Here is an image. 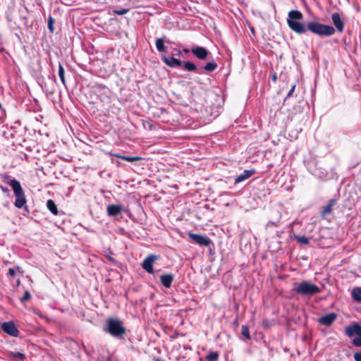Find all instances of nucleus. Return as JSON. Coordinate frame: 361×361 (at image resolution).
Wrapping results in <instances>:
<instances>
[{
	"instance_id": "26",
	"label": "nucleus",
	"mask_w": 361,
	"mask_h": 361,
	"mask_svg": "<svg viewBox=\"0 0 361 361\" xmlns=\"http://www.w3.org/2000/svg\"><path fill=\"white\" fill-rule=\"evenodd\" d=\"M241 334L247 339H250L249 328L247 325H243L241 328Z\"/></svg>"
},
{
	"instance_id": "5",
	"label": "nucleus",
	"mask_w": 361,
	"mask_h": 361,
	"mask_svg": "<svg viewBox=\"0 0 361 361\" xmlns=\"http://www.w3.org/2000/svg\"><path fill=\"white\" fill-rule=\"evenodd\" d=\"M345 333L348 337L357 334L358 336L354 338L352 342L355 346L361 348V326L359 324L355 323L353 325L346 326Z\"/></svg>"
},
{
	"instance_id": "13",
	"label": "nucleus",
	"mask_w": 361,
	"mask_h": 361,
	"mask_svg": "<svg viewBox=\"0 0 361 361\" xmlns=\"http://www.w3.org/2000/svg\"><path fill=\"white\" fill-rule=\"evenodd\" d=\"M161 60L169 67H180L182 66V61L180 59H176L173 56L169 58L165 55L161 56Z\"/></svg>"
},
{
	"instance_id": "15",
	"label": "nucleus",
	"mask_w": 361,
	"mask_h": 361,
	"mask_svg": "<svg viewBox=\"0 0 361 361\" xmlns=\"http://www.w3.org/2000/svg\"><path fill=\"white\" fill-rule=\"evenodd\" d=\"M256 173L255 169H252L251 170H245L243 173L238 176L235 178V183H239L240 182H243L249 178H250L252 175H254Z\"/></svg>"
},
{
	"instance_id": "14",
	"label": "nucleus",
	"mask_w": 361,
	"mask_h": 361,
	"mask_svg": "<svg viewBox=\"0 0 361 361\" xmlns=\"http://www.w3.org/2000/svg\"><path fill=\"white\" fill-rule=\"evenodd\" d=\"M122 211L123 207L121 204H109L106 208V212L109 216H116Z\"/></svg>"
},
{
	"instance_id": "17",
	"label": "nucleus",
	"mask_w": 361,
	"mask_h": 361,
	"mask_svg": "<svg viewBox=\"0 0 361 361\" xmlns=\"http://www.w3.org/2000/svg\"><path fill=\"white\" fill-rule=\"evenodd\" d=\"M114 156L116 158L129 161V162H135L137 161H140L142 159V157L138 156H125V155H121L119 154H114Z\"/></svg>"
},
{
	"instance_id": "42",
	"label": "nucleus",
	"mask_w": 361,
	"mask_h": 361,
	"mask_svg": "<svg viewBox=\"0 0 361 361\" xmlns=\"http://www.w3.org/2000/svg\"><path fill=\"white\" fill-rule=\"evenodd\" d=\"M154 361H164V360H162L161 358H156V359H154Z\"/></svg>"
},
{
	"instance_id": "27",
	"label": "nucleus",
	"mask_w": 361,
	"mask_h": 361,
	"mask_svg": "<svg viewBox=\"0 0 361 361\" xmlns=\"http://www.w3.org/2000/svg\"><path fill=\"white\" fill-rule=\"evenodd\" d=\"M54 23H55V20L54 19V18L52 16H49V17L48 18L47 26H48V29L49 30L50 32H51V33H53L54 30Z\"/></svg>"
},
{
	"instance_id": "7",
	"label": "nucleus",
	"mask_w": 361,
	"mask_h": 361,
	"mask_svg": "<svg viewBox=\"0 0 361 361\" xmlns=\"http://www.w3.org/2000/svg\"><path fill=\"white\" fill-rule=\"evenodd\" d=\"M159 259V255H150L147 257H146L142 264V268L149 274H153L154 269H153V264L156 260H158Z\"/></svg>"
},
{
	"instance_id": "6",
	"label": "nucleus",
	"mask_w": 361,
	"mask_h": 361,
	"mask_svg": "<svg viewBox=\"0 0 361 361\" xmlns=\"http://www.w3.org/2000/svg\"><path fill=\"white\" fill-rule=\"evenodd\" d=\"M188 237L192 241L200 246L209 247L212 244V240L205 235L189 233Z\"/></svg>"
},
{
	"instance_id": "22",
	"label": "nucleus",
	"mask_w": 361,
	"mask_h": 361,
	"mask_svg": "<svg viewBox=\"0 0 361 361\" xmlns=\"http://www.w3.org/2000/svg\"><path fill=\"white\" fill-rule=\"evenodd\" d=\"M218 65L215 61H211L207 63L204 67L203 69L207 72H213L217 68Z\"/></svg>"
},
{
	"instance_id": "39",
	"label": "nucleus",
	"mask_w": 361,
	"mask_h": 361,
	"mask_svg": "<svg viewBox=\"0 0 361 361\" xmlns=\"http://www.w3.org/2000/svg\"><path fill=\"white\" fill-rule=\"evenodd\" d=\"M174 51H176V53H173V55H176V54L178 55V56H180L181 55V51L180 50L175 49Z\"/></svg>"
},
{
	"instance_id": "35",
	"label": "nucleus",
	"mask_w": 361,
	"mask_h": 361,
	"mask_svg": "<svg viewBox=\"0 0 361 361\" xmlns=\"http://www.w3.org/2000/svg\"><path fill=\"white\" fill-rule=\"evenodd\" d=\"M16 270L13 268H9L8 271V275L10 276H14L16 275Z\"/></svg>"
},
{
	"instance_id": "36",
	"label": "nucleus",
	"mask_w": 361,
	"mask_h": 361,
	"mask_svg": "<svg viewBox=\"0 0 361 361\" xmlns=\"http://www.w3.org/2000/svg\"><path fill=\"white\" fill-rule=\"evenodd\" d=\"M103 99L102 101L103 102H106V103H110L111 102V97L106 94H104L103 95Z\"/></svg>"
},
{
	"instance_id": "20",
	"label": "nucleus",
	"mask_w": 361,
	"mask_h": 361,
	"mask_svg": "<svg viewBox=\"0 0 361 361\" xmlns=\"http://www.w3.org/2000/svg\"><path fill=\"white\" fill-rule=\"evenodd\" d=\"M142 126L144 128L147 130H153L156 129V126L154 124L153 121L149 118L142 120Z\"/></svg>"
},
{
	"instance_id": "25",
	"label": "nucleus",
	"mask_w": 361,
	"mask_h": 361,
	"mask_svg": "<svg viewBox=\"0 0 361 361\" xmlns=\"http://www.w3.org/2000/svg\"><path fill=\"white\" fill-rule=\"evenodd\" d=\"M59 76L60 78L61 82L64 85H66L65 71L63 69V66L61 63H59Z\"/></svg>"
},
{
	"instance_id": "43",
	"label": "nucleus",
	"mask_w": 361,
	"mask_h": 361,
	"mask_svg": "<svg viewBox=\"0 0 361 361\" xmlns=\"http://www.w3.org/2000/svg\"><path fill=\"white\" fill-rule=\"evenodd\" d=\"M183 51H184L185 53H186V54H187V53H188L190 51H189V49H183Z\"/></svg>"
},
{
	"instance_id": "44",
	"label": "nucleus",
	"mask_w": 361,
	"mask_h": 361,
	"mask_svg": "<svg viewBox=\"0 0 361 361\" xmlns=\"http://www.w3.org/2000/svg\"><path fill=\"white\" fill-rule=\"evenodd\" d=\"M109 259L110 261H114V258H112L111 257H109Z\"/></svg>"
},
{
	"instance_id": "4",
	"label": "nucleus",
	"mask_w": 361,
	"mask_h": 361,
	"mask_svg": "<svg viewBox=\"0 0 361 361\" xmlns=\"http://www.w3.org/2000/svg\"><path fill=\"white\" fill-rule=\"evenodd\" d=\"M106 331L114 337L123 338L126 329L121 320L109 318L106 322Z\"/></svg>"
},
{
	"instance_id": "8",
	"label": "nucleus",
	"mask_w": 361,
	"mask_h": 361,
	"mask_svg": "<svg viewBox=\"0 0 361 361\" xmlns=\"http://www.w3.org/2000/svg\"><path fill=\"white\" fill-rule=\"evenodd\" d=\"M2 330L10 336L18 337L19 336V331L16 328L13 322H4L1 324Z\"/></svg>"
},
{
	"instance_id": "33",
	"label": "nucleus",
	"mask_w": 361,
	"mask_h": 361,
	"mask_svg": "<svg viewBox=\"0 0 361 361\" xmlns=\"http://www.w3.org/2000/svg\"><path fill=\"white\" fill-rule=\"evenodd\" d=\"M295 87H296V85H293L292 86V87L290 88V90H289V92H288L287 96H286V98H285V99H284V102L286 101V99L287 98H288V97H291V96L293 95V92H294V91H295Z\"/></svg>"
},
{
	"instance_id": "24",
	"label": "nucleus",
	"mask_w": 361,
	"mask_h": 361,
	"mask_svg": "<svg viewBox=\"0 0 361 361\" xmlns=\"http://www.w3.org/2000/svg\"><path fill=\"white\" fill-rule=\"evenodd\" d=\"M156 47L159 52H165L166 47L164 44V39L162 38H157L156 40Z\"/></svg>"
},
{
	"instance_id": "31",
	"label": "nucleus",
	"mask_w": 361,
	"mask_h": 361,
	"mask_svg": "<svg viewBox=\"0 0 361 361\" xmlns=\"http://www.w3.org/2000/svg\"><path fill=\"white\" fill-rule=\"evenodd\" d=\"M31 298V295L28 290H25L24 293V295L20 298V301L22 303L25 302L26 301L29 300Z\"/></svg>"
},
{
	"instance_id": "2",
	"label": "nucleus",
	"mask_w": 361,
	"mask_h": 361,
	"mask_svg": "<svg viewBox=\"0 0 361 361\" xmlns=\"http://www.w3.org/2000/svg\"><path fill=\"white\" fill-rule=\"evenodd\" d=\"M1 177L2 181L10 185L13 190V193L16 197L14 202L15 207L18 209L22 208L26 204L27 200L20 183L15 178L11 179V176L8 173L1 174Z\"/></svg>"
},
{
	"instance_id": "1",
	"label": "nucleus",
	"mask_w": 361,
	"mask_h": 361,
	"mask_svg": "<svg viewBox=\"0 0 361 361\" xmlns=\"http://www.w3.org/2000/svg\"><path fill=\"white\" fill-rule=\"evenodd\" d=\"M287 23L291 30L297 34H305L307 30L319 36H331L335 34L333 26L315 21L307 23L305 26L301 21L303 19L302 12L292 10L288 12Z\"/></svg>"
},
{
	"instance_id": "40",
	"label": "nucleus",
	"mask_w": 361,
	"mask_h": 361,
	"mask_svg": "<svg viewBox=\"0 0 361 361\" xmlns=\"http://www.w3.org/2000/svg\"><path fill=\"white\" fill-rule=\"evenodd\" d=\"M272 80H273V81H274V82H276V80H277L276 73H274L272 74Z\"/></svg>"
},
{
	"instance_id": "12",
	"label": "nucleus",
	"mask_w": 361,
	"mask_h": 361,
	"mask_svg": "<svg viewBox=\"0 0 361 361\" xmlns=\"http://www.w3.org/2000/svg\"><path fill=\"white\" fill-rule=\"evenodd\" d=\"M336 204L335 199H331L329 201L326 206H324L320 211V216L322 219H325L326 216L330 214L333 210V207Z\"/></svg>"
},
{
	"instance_id": "37",
	"label": "nucleus",
	"mask_w": 361,
	"mask_h": 361,
	"mask_svg": "<svg viewBox=\"0 0 361 361\" xmlns=\"http://www.w3.org/2000/svg\"><path fill=\"white\" fill-rule=\"evenodd\" d=\"M0 188H1V190H2V192H3L4 193L7 194V195H8V194H9V190H8V188L4 187V186H3V185H0Z\"/></svg>"
},
{
	"instance_id": "41",
	"label": "nucleus",
	"mask_w": 361,
	"mask_h": 361,
	"mask_svg": "<svg viewBox=\"0 0 361 361\" xmlns=\"http://www.w3.org/2000/svg\"><path fill=\"white\" fill-rule=\"evenodd\" d=\"M288 119L290 121H292L293 120V116H288Z\"/></svg>"
},
{
	"instance_id": "30",
	"label": "nucleus",
	"mask_w": 361,
	"mask_h": 361,
	"mask_svg": "<svg viewBox=\"0 0 361 361\" xmlns=\"http://www.w3.org/2000/svg\"><path fill=\"white\" fill-rule=\"evenodd\" d=\"M273 324V322L268 319H264L262 320V326L264 329H269Z\"/></svg>"
},
{
	"instance_id": "16",
	"label": "nucleus",
	"mask_w": 361,
	"mask_h": 361,
	"mask_svg": "<svg viewBox=\"0 0 361 361\" xmlns=\"http://www.w3.org/2000/svg\"><path fill=\"white\" fill-rule=\"evenodd\" d=\"M173 279L174 277L172 274H163L160 276V282L165 288H169L171 286Z\"/></svg>"
},
{
	"instance_id": "32",
	"label": "nucleus",
	"mask_w": 361,
	"mask_h": 361,
	"mask_svg": "<svg viewBox=\"0 0 361 361\" xmlns=\"http://www.w3.org/2000/svg\"><path fill=\"white\" fill-rule=\"evenodd\" d=\"M128 11H129L128 8H122V9H120V10H114V11H113L114 14L119 15V16L124 15V14L127 13Z\"/></svg>"
},
{
	"instance_id": "9",
	"label": "nucleus",
	"mask_w": 361,
	"mask_h": 361,
	"mask_svg": "<svg viewBox=\"0 0 361 361\" xmlns=\"http://www.w3.org/2000/svg\"><path fill=\"white\" fill-rule=\"evenodd\" d=\"M191 52L195 57H197L200 60L207 59L209 54V51L206 48L199 46L192 47L191 49Z\"/></svg>"
},
{
	"instance_id": "18",
	"label": "nucleus",
	"mask_w": 361,
	"mask_h": 361,
	"mask_svg": "<svg viewBox=\"0 0 361 361\" xmlns=\"http://www.w3.org/2000/svg\"><path fill=\"white\" fill-rule=\"evenodd\" d=\"M47 207L48 209L54 215L56 216L59 214L57 205L56 204L55 202L52 200H48L47 202Z\"/></svg>"
},
{
	"instance_id": "19",
	"label": "nucleus",
	"mask_w": 361,
	"mask_h": 361,
	"mask_svg": "<svg viewBox=\"0 0 361 361\" xmlns=\"http://www.w3.org/2000/svg\"><path fill=\"white\" fill-rule=\"evenodd\" d=\"M183 68L185 71L189 72H197L198 70L197 66L191 61H185Z\"/></svg>"
},
{
	"instance_id": "11",
	"label": "nucleus",
	"mask_w": 361,
	"mask_h": 361,
	"mask_svg": "<svg viewBox=\"0 0 361 361\" xmlns=\"http://www.w3.org/2000/svg\"><path fill=\"white\" fill-rule=\"evenodd\" d=\"M336 318H337V314L336 313L331 312V313L326 314L323 315L322 317H321L318 319V322L322 325L331 326L334 322V321L336 319Z\"/></svg>"
},
{
	"instance_id": "10",
	"label": "nucleus",
	"mask_w": 361,
	"mask_h": 361,
	"mask_svg": "<svg viewBox=\"0 0 361 361\" xmlns=\"http://www.w3.org/2000/svg\"><path fill=\"white\" fill-rule=\"evenodd\" d=\"M331 20L334 25L335 26L334 30H337V31L340 33L343 32L344 30V23L341 18V15L336 12L332 13Z\"/></svg>"
},
{
	"instance_id": "34",
	"label": "nucleus",
	"mask_w": 361,
	"mask_h": 361,
	"mask_svg": "<svg viewBox=\"0 0 361 361\" xmlns=\"http://www.w3.org/2000/svg\"><path fill=\"white\" fill-rule=\"evenodd\" d=\"M353 357L355 361H361V352L354 353Z\"/></svg>"
},
{
	"instance_id": "21",
	"label": "nucleus",
	"mask_w": 361,
	"mask_h": 361,
	"mask_svg": "<svg viewBox=\"0 0 361 361\" xmlns=\"http://www.w3.org/2000/svg\"><path fill=\"white\" fill-rule=\"evenodd\" d=\"M219 357V353L217 351H210L205 359L207 361H218Z\"/></svg>"
},
{
	"instance_id": "28",
	"label": "nucleus",
	"mask_w": 361,
	"mask_h": 361,
	"mask_svg": "<svg viewBox=\"0 0 361 361\" xmlns=\"http://www.w3.org/2000/svg\"><path fill=\"white\" fill-rule=\"evenodd\" d=\"M295 238L298 243L303 245H307L310 243L309 238L305 236H296Z\"/></svg>"
},
{
	"instance_id": "3",
	"label": "nucleus",
	"mask_w": 361,
	"mask_h": 361,
	"mask_svg": "<svg viewBox=\"0 0 361 361\" xmlns=\"http://www.w3.org/2000/svg\"><path fill=\"white\" fill-rule=\"evenodd\" d=\"M293 291L298 295L312 296L320 293L321 290L316 284L302 281L293 284Z\"/></svg>"
},
{
	"instance_id": "38",
	"label": "nucleus",
	"mask_w": 361,
	"mask_h": 361,
	"mask_svg": "<svg viewBox=\"0 0 361 361\" xmlns=\"http://www.w3.org/2000/svg\"><path fill=\"white\" fill-rule=\"evenodd\" d=\"M174 51H176V53H173V55H176V54L178 55V56H180L181 55V51L180 50L175 49Z\"/></svg>"
},
{
	"instance_id": "23",
	"label": "nucleus",
	"mask_w": 361,
	"mask_h": 361,
	"mask_svg": "<svg viewBox=\"0 0 361 361\" xmlns=\"http://www.w3.org/2000/svg\"><path fill=\"white\" fill-rule=\"evenodd\" d=\"M352 297L356 302H361V288H355L352 291Z\"/></svg>"
},
{
	"instance_id": "29",
	"label": "nucleus",
	"mask_w": 361,
	"mask_h": 361,
	"mask_svg": "<svg viewBox=\"0 0 361 361\" xmlns=\"http://www.w3.org/2000/svg\"><path fill=\"white\" fill-rule=\"evenodd\" d=\"M11 355L13 358L18 359V360H23L25 358V355L23 353H20V352L11 353Z\"/></svg>"
}]
</instances>
